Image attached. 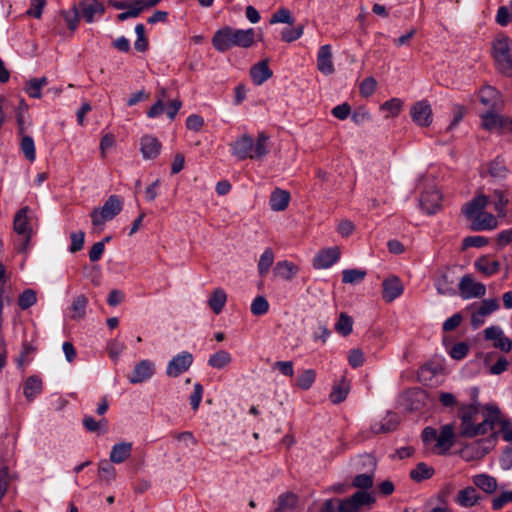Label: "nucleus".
<instances>
[{
  "instance_id": "nucleus-1",
  "label": "nucleus",
  "mask_w": 512,
  "mask_h": 512,
  "mask_svg": "<svg viewBox=\"0 0 512 512\" xmlns=\"http://www.w3.org/2000/svg\"><path fill=\"white\" fill-rule=\"evenodd\" d=\"M457 416L461 421L460 436L475 438L493 430L499 418V409L493 405H488L483 409L482 406L476 404L462 403L458 407Z\"/></svg>"
},
{
  "instance_id": "nucleus-2",
  "label": "nucleus",
  "mask_w": 512,
  "mask_h": 512,
  "mask_svg": "<svg viewBox=\"0 0 512 512\" xmlns=\"http://www.w3.org/2000/svg\"><path fill=\"white\" fill-rule=\"evenodd\" d=\"M255 42V31L249 29H235L225 26L218 29L212 37L213 47L221 53L230 50L233 47L249 48Z\"/></svg>"
},
{
  "instance_id": "nucleus-3",
  "label": "nucleus",
  "mask_w": 512,
  "mask_h": 512,
  "mask_svg": "<svg viewBox=\"0 0 512 512\" xmlns=\"http://www.w3.org/2000/svg\"><path fill=\"white\" fill-rule=\"evenodd\" d=\"M487 205L488 198L486 195L479 194L463 207V214L470 222L471 230L486 231L497 227L498 222L496 217L484 211Z\"/></svg>"
},
{
  "instance_id": "nucleus-4",
  "label": "nucleus",
  "mask_w": 512,
  "mask_h": 512,
  "mask_svg": "<svg viewBox=\"0 0 512 512\" xmlns=\"http://www.w3.org/2000/svg\"><path fill=\"white\" fill-rule=\"evenodd\" d=\"M269 137L265 132H260L256 141L248 135L244 134L231 144L232 155L238 160L245 159H261L269 152Z\"/></svg>"
},
{
  "instance_id": "nucleus-5",
  "label": "nucleus",
  "mask_w": 512,
  "mask_h": 512,
  "mask_svg": "<svg viewBox=\"0 0 512 512\" xmlns=\"http://www.w3.org/2000/svg\"><path fill=\"white\" fill-rule=\"evenodd\" d=\"M492 57L496 70L505 77H512V40L505 35L492 42Z\"/></svg>"
},
{
  "instance_id": "nucleus-6",
  "label": "nucleus",
  "mask_w": 512,
  "mask_h": 512,
  "mask_svg": "<svg viewBox=\"0 0 512 512\" xmlns=\"http://www.w3.org/2000/svg\"><path fill=\"white\" fill-rule=\"evenodd\" d=\"M123 208V201L118 195H111L104 202L102 207L94 208L91 213V222L93 226H103L106 221L115 218Z\"/></svg>"
},
{
  "instance_id": "nucleus-7",
  "label": "nucleus",
  "mask_w": 512,
  "mask_h": 512,
  "mask_svg": "<svg viewBox=\"0 0 512 512\" xmlns=\"http://www.w3.org/2000/svg\"><path fill=\"white\" fill-rule=\"evenodd\" d=\"M459 294L462 299L481 298L486 294V286L483 283L475 282L471 274L464 275L458 284Z\"/></svg>"
},
{
  "instance_id": "nucleus-8",
  "label": "nucleus",
  "mask_w": 512,
  "mask_h": 512,
  "mask_svg": "<svg viewBox=\"0 0 512 512\" xmlns=\"http://www.w3.org/2000/svg\"><path fill=\"white\" fill-rule=\"evenodd\" d=\"M193 363V356L190 352L183 351L174 356L167 365L166 374L169 377H178L187 371Z\"/></svg>"
},
{
  "instance_id": "nucleus-9",
  "label": "nucleus",
  "mask_w": 512,
  "mask_h": 512,
  "mask_svg": "<svg viewBox=\"0 0 512 512\" xmlns=\"http://www.w3.org/2000/svg\"><path fill=\"white\" fill-rule=\"evenodd\" d=\"M486 340L493 341V347L508 353L512 350V341L499 326H490L484 330Z\"/></svg>"
},
{
  "instance_id": "nucleus-10",
  "label": "nucleus",
  "mask_w": 512,
  "mask_h": 512,
  "mask_svg": "<svg viewBox=\"0 0 512 512\" xmlns=\"http://www.w3.org/2000/svg\"><path fill=\"white\" fill-rule=\"evenodd\" d=\"M412 120L421 127H428L432 123V109L427 100L416 102L410 110Z\"/></svg>"
},
{
  "instance_id": "nucleus-11",
  "label": "nucleus",
  "mask_w": 512,
  "mask_h": 512,
  "mask_svg": "<svg viewBox=\"0 0 512 512\" xmlns=\"http://www.w3.org/2000/svg\"><path fill=\"white\" fill-rule=\"evenodd\" d=\"M155 373V364L148 359L141 360L138 362L131 374L128 376V380L131 384H138L149 380Z\"/></svg>"
},
{
  "instance_id": "nucleus-12",
  "label": "nucleus",
  "mask_w": 512,
  "mask_h": 512,
  "mask_svg": "<svg viewBox=\"0 0 512 512\" xmlns=\"http://www.w3.org/2000/svg\"><path fill=\"white\" fill-rule=\"evenodd\" d=\"M340 258L338 247H330L320 250L313 259V266L316 269H327L335 264Z\"/></svg>"
},
{
  "instance_id": "nucleus-13",
  "label": "nucleus",
  "mask_w": 512,
  "mask_h": 512,
  "mask_svg": "<svg viewBox=\"0 0 512 512\" xmlns=\"http://www.w3.org/2000/svg\"><path fill=\"white\" fill-rule=\"evenodd\" d=\"M81 16L87 23H92L96 15L101 16L105 12L104 4L101 0H81Z\"/></svg>"
},
{
  "instance_id": "nucleus-14",
  "label": "nucleus",
  "mask_w": 512,
  "mask_h": 512,
  "mask_svg": "<svg viewBox=\"0 0 512 512\" xmlns=\"http://www.w3.org/2000/svg\"><path fill=\"white\" fill-rule=\"evenodd\" d=\"M441 199L437 190L425 191L420 197V207L428 215L435 214L440 209Z\"/></svg>"
},
{
  "instance_id": "nucleus-15",
  "label": "nucleus",
  "mask_w": 512,
  "mask_h": 512,
  "mask_svg": "<svg viewBox=\"0 0 512 512\" xmlns=\"http://www.w3.org/2000/svg\"><path fill=\"white\" fill-rule=\"evenodd\" d=\"M162 145L160 141L153 136L145 135L140 140V151L146 160H152L159 156Z\"/></svg>"
},
{
  "instance_id": "nucleus-16",
  "label": "nucleus",
  "mask_w": 512,
  "mask_h": 512,
  "mask_svg": "<svg viewBox=\"0 0 512 512\" xmlns=\"http://www.w3.org/2000/svg\"><path fill=\"white\" fill-rule=\"evenodd\" d=\"M383 299L386 302H392L398 298L404 291L403 284L397 276L386 278L382 284Z\"/></svg>"
},
{
  "instance_id": "nucleus-17",
  "label": "nucleus",
  "mask_w": 512,
  "mask_h": 512,
  "mask_svg": "<svg viewBox=\"0 0 512 512\" xmlns=\"http://www.w3.org/2000/svg\"><path fill=\"white\" fill-rule=\"evenodd\" d=\"M273 71L269 68L268 59H264L250 68V77L255 85H262L265 81L270 79Z\"/></svg>"
},
{
  "instance_id": "nucleus-18",
  "label": "nucleus",
  "mask_w": 512,
  "mask_h": 512,
  "mask_svg": "<svg viewBox=\"0 0 512 512\" xmlns=\"http://www.w3.org/2000/svg\"><path fill=\"white\" fill-rule=\"evenodd\" d=\"M317 68L325 75H330L335 71L330 45L326 44L319 48L317 54Z\"/></svg>"
},
{
  "instance_id": "nucleus-19",
  "label": "nucleus",
  "mask_w": 512,
  "mask_h": 512,
  "mask_svg": "<svg viewBox=\"0 0 512 512\" xmlns=\"http://www.w3.org/2000/svg\"><path fill=\"white\" fill-rule=\"evenodd\" d=\"M480 102L489 110H498L501 106V96L492 86L483 87L479 92Z\"/></svg>"
},
{
  "instance_id": "nucleus-20",
  "label": "nucleus",
  "mask_w": 512,
  "mask_h": 512,
  "mask_svg": "<svg viewBox=\"0 0 512 512\" xmlns=\"http://www.w3.org/2000/svg\"><path fill=\"white\" fill-rule=\"evenodd\" d=\"M482 500V496L473 486H468L458 492L455 502L464 508H470L478 504Z\"/></svg>"
},
{
  "instance_id": "nucleus-21",
  "label": "nucleus",
  "mask_w": 512,
  "mask_h": 512,
  "mask_svg": "<svg viewBox=\"0 0 512 512\" xmlns=\"http://www.w3.org/2000/svg\"><path fill=\"white\" fill-rule=\"evenodd\" d=\"M454 425L446 424L441 427L440 433H437L436 447L440 453H446L454 445Z\"/></svg>"
},
{
  "instance_id": "nucleus-22",
  "label": "nucleus",
  "mask_w": 512,
  "mask_h": 512,
  "mask_svg": "<svg viewBox=\"0 0 512 512\" xmlns=\"http://www.w3.org/2000/svg\"><path fill=\"white\" fill-rule=\"evenodd\" d=\"M488 198V205H491L498 217L506 216V207L509 203L508 196L503 190H494Z\"/></svg>"
},
{
  "instance_id": "nucleus-23",
  "label": "nucleus",
  "mask_w": 512,
  "mask_h": 512,
  "mask_svg": "<svg viewBox=\"0 0 512 512\" xmlns=\"http://www.w3.org/2000/svg\"><path fill=\"white\" fill-rule=\"evenodd\" d=\"M29 207L25 206L17 211L14 216L13 228L18 235L32 234V228L29 223Z\"/></svg>"
},
{
  "instance_id": "nucleus-24",
  "label": "nucleus",
  "mask_w": 512,
  "mask_h": 512,
  "mask_svg": "<svg viewBox=\"0 0 512 512\" xmlns=\"http://www.w3.org/2000/svg\"><path fill=\"white\" fill-rule=\"evenodd\" d=\"M434 286L440 295L454 296L456 295L455 281L447 272H442L434 282Z\"/></svg>"
},
{
  "instance_id": "nucleus-25",
  "label": "nucleus",
  "mask_w": 512,
  "mask_h": 512,
  "mask_svg": "<svg viewBox=\"0 0 512 512\" xmlns=\"http://www.w3.org/2000/svg\"><path fill=\"white\" fill-rule=\"evenodd\" d=\"M132 452L131 442H120L115 444L110 452V461L115 464L123 463L127 460Z\"/></svg>"
},
{
  "instance_id": "nucleus-26",
  "label": "nucleus",
  "mask_w": 512,
  "mask_h": 512,
  "mask_svg": "<svg viewBox=\"0 0 512 512\" xmlns=\"http://www.w3.org/2000/svg\"><path fill=\"white\" fill-rule=\"evenodd\" d=\"M290 201V193L286 190L275 189L270 196L269 205L273 211H283L287 208Z\"/></svg>"
},
{
  "instance_id": "nucleus-27",
  "label": "nucleus",
  "mask_w": 512,
  "mask_h": 512,
  "mask_svg": "<svg viewBox=\"0 0 512 512\" xmlns=\"http://www.w3.org/2000/svg\"><path fill=\"white\" fill-rule=\"evenodd\" d=\"M298 266L288 260L278 261L273 269L275 277L291 280L298 273Z\"/></svg>"
},
{
  "instance_id": "nucleus-28",
  "label": "nucleus",
  "mask_w": 512,
  "mask_h": 512,
  "mask_svg": "<svg viewBox=\"0 0 512 512\" xmlns=\"http://www.w3.org/2000/svg\"><path fill=\"white\" fill-rule=\"evenodd\" d=\"M472 482L475 488H479L487 494H492L497 490V480L495 477L482 473L473 476Z\"/></svg>"
},
{
  "instance_id": "nucleus-29",
  "label": "nucleus",
  "mask_w": 512,
  "mask_h": 512,
  "mask_svg": "<svg viewBox=\"0 0 512 512\" xmlns=\"http://www.w3.org/2000/svg\"><path fill=\"white\" fill-rule=\"evenodd\" d=\"M42 392V380L37 376H29L23 386V394L28 401H33Z\"/></svg>"
},
{
  "instance_id": "nucleus-30",
  "label": "nucleus",
  "mask_w": 512,
  "mask_h": 512,
  "mask_svg": "<svg viewBox=\"0 0 512 512\" xmlns=\"http://www.w3.org/2000/svg\"><path fill=\"white\" fill-rule=\"evenodd\" d=\"M488 173L496 179H505L509 173V169L505 160L498 156L488 163Z\"/></svg>"
},
{
  "instance_id": "nucleus-31",
  "label": "nucleus",
  "mask_w": 512,
  "mask_h": 512,
  "mask_svg": "<svg viewBox=\"0 0 512 512\" xmlns=\"http://www.w3.org/2000/svg\"><path fill=\"white\" fill-rule=\"evenodd\" d=\"M226 301L227 294L224 289L216 288L213 290L208 299V306L215 314H219L223 310Z\"/></svg>"
},
{
  "instance_id": "nucleus-32",
  "label": "nucleus",
  "mask_w": 512,
  "mask_h": 512,
  "mask_svg": "<svg viewBox=\"0 0 512 512\" xmlns=\"http://www.w3.org/2000/svg\"><path fill=\"white\" fill-rule=\"evenodd\" d=\"M475 267L481 273L491 276L498 272L500 263L497 260H491L489 257L483 256L476 260Z\"/></svg>"
},
{
  "instance_id": "nucleus-33",
  "label": "nucleus",
  "mask_w": 512,
  "mask_h": 512,
  "mask_svg": "<svg viewBox=\"0 0 512 512\" xmlns=\"http://www.w3.org/2000/svg\"><path fill=\"white\" fill-rule=\"evenodd\" d=\"M398 425L397 416L395 414H389L386 418L378 423H374L371 426V430L375 434L387 433L396 429Z\"/></svg>"
},
{
  "instance_id": "nucleus-34",
  "label": "nucleus",
  "mask_w": 512,
  "mask_h": 512,
  "mask_svg": "<svg viewBox=\"0 0 512 512\" xmlns=\"http://www.w3.org/2000/svg\"><path fill=\"white\" fill-rule=\"evenodd\" d=\"M435 473V470L433 467L428 466L424 462H420L416 465L414 469L410 471V477L415 482H421L423 480L430 479Z\"/></svg>"
},
{
  "instance_id": "nucleus-35",
  "label": "nucleus",
  "mask_w": 512,
  "mask_h": 512,
  "mask_svg": "<svg viewBox=\"0 0 512 512\" xmlns=\"http://www.w3.org/2000/svg\"><path fill=\"white\" fill-rule=\"evenodd\" d=\"M232 361L231 354L225 350H219L210 355L208 365L215 369H222L229 365Z\"/></svg>"
},
{
  "instance_id": "nucleus-36",
  "label": "nucleus",
  "mask_w": 512,
  "mask_h": 512,
  "mask_svg": "<svg viewBox=\"0 0 512 512\" xmlns=\"http://www.w3.org/2000/svg\"><path fill=\"white\" fill-rule=\"evenodd\" d=\"M273 262L274 252L271 248H266L264 252L261 254L257 266L258 273L261 277H265L268 274Z\"/></svg>"
},
{
  "instance_id": "nucleus-37",
  "label": "nucleus",
  "mask_w": 512,
  "mask_h": 512,
  "mask_svg": "<svg viewBox=\"0 0 512 512\" xmlns=\"http://www.w3.org/2000/svg\"><path fill=\"white\" fill-rule=\"evenodd\" d=\"M297 503V496L293 493L286 492L279 495L277 499V507L275 512H286L294 508Z\"/></svg>"
},
{
  "instance_id": "nucleus-38",
  "label": "nucleus",
  "mask_w": 512,
  "mask_h": 512,
  "mask_svg": "<svg viewBox=\"0 0 512 512\" xmlns=\"http://www.w3.org/2000/svg\"><path fill=\"white\" fill-rule=\"evenodd\" d=\"M353 328V319L346 313H341L335 324V330L342 336L351 334Z\"/></svg>"
},
{
  "instance_id": "nucleus-39",
  "label": "nucleus",
  "mask_w": 512,
  "mask_h": 512,
  "mask_svg": "<svg viewBox=\"0 0 512 512\" xmlns=\"http://www.w3.org/2000/svg\"><path fill=\"white\" fill-rule=\"evenodd\" d=\"M494 111L489 110L482 116V127L486 130H493L503 126V119Z\"/></svg>"
},
{
  "instance_id": "nucleus-40",
  "label": "nucleus",
  "mask_w": 512,
  "mask_h": 512,
  "mask_svg": "<svg viewBox=\"0 0 512 512\" xmlns=\"http://www.w3.org/2000/svg\"><path fill=\"white\" fill-rule=\"evenodd\" d=\"M316 379V372L313 369H306L304 370L298 377H297V386L302 390H308L312 387L313 383Z\"/></svg>"
},
{
  "instance_id": "nucleus-41",
  "label": "nucleus",
  "mask_w": 512,
  "mask_h": 512,
  "mask_svg": "<svg viewBox=\"0 0 512 512\" xmlns=\"http://www.w3.org/2000/svg\"><path fill=\"white\" fill-rule=\"evenodd\" d=\"M366 276V271L359 269H345L342 272V282L347 284L360 283Z\"/></svg>"
},
{
  "instance_id": "nucleus-42",
  "label": "nucleus",
  "mask_w": 512,
  "mask_h": 512,
  "mask_svg": "<svg viewBox=\"0 0 512 512\" xmlns=\"http://www.w3.org/2000/svg\"><path fill=\"white\" fill-rule=\"evenodd\" d=\"M349 392V387L344 382L342 384H336L333 386L332 391L330 393V400L334 404H339L343 402Z\"/></svg>"
},
{
  "instance_id": "nucleus-43",
  "label": "nucleus",
  "mask_w": 512,
  "mask_h": 512,
  "mask_svg": "<svg viewBox=\"0 0 512 512\" xmlns=\"http://www.w3.org/2000/svg\"><path fill=\"white\" fill-rule=\"evenodd\" d=\"M403 107V102L399 98H392L384 102L380 106L381 111H387L389 114L387 117H396Z\"/></svg>"
},
{
  "instance_id": "nucleus-44",
  "label": "nucleus",
  "mask_w": 512,
  "mask_h": 512,
  "mask_svg": "<svg viewBox=\"0 0 512 512\" xmlns=\"http://www.w3.org/2000/svg\"><path fill=\"white\" fill-rule=\"evenodd\" d=\"M37 301L36 293L32 289L24 290L18 297V306L26 310L33 306Z\"/></svg>"
},
{
  "instance_id": "nucleus-45",
  "label": "nucleus",
  "mask_w": 512,
  "mask_h": 512,
  "mask_svg": "<svg viewBox=\"0 0 512 512\" xmlns=\"http://www.w3.org/2000/svg\"><path fill=\"white\" fill-rule=\"evenodd\" d=\"M135 33L137 39L134 43V47L139 52H145L148 49V39L145 36V26L139 23L135 26Z\"/></svg>"
},
{
  "instance_id": "nucleus-46",
  "label": "nucleus",
  "mask_w": 512,
  "mask_h": 512,
  "mask_svg": "<svg viewBox=\"0 0 512 512\" xmlns=\"http://www.w3.org/2000/svg\"><path fill=\"white\" fill-rule=\"evenodd\" d=\"M275 23H286L292 25L294 23V17L287 8H280L271 16L270 24Z\"/></svg>"
},
{
  "instance_id": "nucleus-47",
  "label": "nucleus",
  "mask_w": 512,
  "mask_h": 512,
  "mask_svg": "<svg viewBox=\"0 0 512 512\" xmlns=\"http://www.w3.org/2000/svg\"><path fill=\"white\" fill-rule=\"evenodd\" d=\"M373 483V473H363L355 476L352 482V486L359 489H369L373 486Z\"/></svg>"
},
{
  "instance_id": "nucleus-48",
  "label": "nucleus",
  "mask_w": 512,
  "mask_h": 512,
  "mask_svg": "<svg viewBox=\"0 0 512 512\" xmlns=\"http://www.w3.org/2000/svg\"><path fill=\"white\" fill-rule=\"evenodd\" d=\"M269 303L263 296H257L251 304V313L255 316H261L268 312Z\"/></svg>"
},
{
  "instance_id": "nucleus-49",
  "label": "nucleus",
  "mask_w": 512,
  "mask_h": 512,
  "mask_svg": "<svg viewBox=\"0 0 512 512\" xmlns=\"http://www.w3.org/2000/svg\"><path fill=\"white\" fill-rule=\"evenodd\" d=\"M303 32H304L303 25H298L297 27H293V28H285L281 32V39L284 42L291 43V42L299 39L303 35Z\"/></svg>"
},
{
  "instance_id": "nucleus-50",
  "label": "nucleus",
  "mask_w": 512,
  "mask_h": 512,
  "mask_svg": "<svg viewBox=\"0 0 512 512\" xmlns=\"http://www.w3.org/2000/svg\"><path fill=\"white\" fill-rule=\"evenodd\" d=\"M88 300L84 295L77 296L72 303V318H82L85 315Z\"/></svg>"
},
{
  "instance_id": "nucleus-51",
  "label": "nucleus",
  "mask_w": 512,
  "mask_h": 512,
  "mask_svg": "<svg viewBox=\"0 0 512 512\" xmlns=\"http://www.w3.org/2000/svg\"><path fill=\"white\" fill-rule=\"evenodd\" d=\"M21 150L28 161H34L36 157L34 141L30 136H24L21 140Z\"/></svg>"
},
{
  "instance_id": "nucleus-52",
  "label": "nucleus",
  "mask_w": 512,
  "mask_h": 512,
  "mask_svg": "<svg viewBox=\"0 0 512 512\" xmlns=\"http://www.w3.org/2000/svg\"><path fill=\"white\" fill-rule=\"evenodd\" d=\"M83 425L89 432H100L101 428L104 427L102 431L104 433L106 431L107 421L106 419L96 421L92 416H85L83 418Z\"/></svg>"
},
{
  "instance_id": "nucleus-53",
  "label": "nucleus",
  "mask_w": 512,
  "mask_h": 512,
  "mask_svg": "<svg viewBox=\"0 0 512 512\" xmlns=\"http://www.w3.org/2000/svg\"><path fill=\"white\" fill-rule=\"evenodd\" d=\"M469 352V346L465 342H458L454 344L448 351L451 358L455 360L464 359Z\"/></svg>"
},
{
  "instance_id": "nucleus-54",
  "label": "nucleus",
  "mask_w": 512,
  "mask_h": 512,
  "mask_svg": "<svg viewBox=\"0 0 512 512\" xmlns=\"http://www.w3.org/2000/svg\"><path fill=\"white\" fill-rule=\"evenodd\" d=\"M62 16L66 22L67 27L71 31H75L79 23V11L74 7L71 11H63Z\"/></svg>"
},
{
  "instance_id": "nucleus-55",
  "label": "nucleus",
  "mask_w": 512,
  "mask_h": 512,
  "mask_svg": "<svg viewBox=\"0 0 512 512\" xmlns=\"http://www.w3.org/2000/svg\"><path fill=\"white\" fill-rule=\"evenodd\" d=\"M350 498L358 510L362 506L368 505V504L374 502V499L372 498L370 493H368L366 491H357L352 496H350Z\"/></svg>"
},
{
  "instance_id": "nucleus-56",
  "label": "nucleus",
  "mask_w": 512,
  "mask_h": 512,
  "mask_svg": "<svg viewBox=\"0 0 512 512\" xmlns=\"http://www.w3.org/2000/svg\"><path fill=\"white\" fill-rule=\"evenodd\" d=\"M496 23L502 27L507 26L512 22V10L507 6H500L496 14Z\"/></svg>"
},
{
  "instance_id": "nucleus-57",
  "label": "nucleus",
  "mask_w": 512,
  "mask_h": 512,
  "mask_svg": "<svg viewBox=\"0 0 512 512\" xmlns=\"http://www.w3.org/2000/svg\"><path fill=\"white\" fill-rule=\"evenodd\" d=\"M500 305L497 299H484L477 309L485 317L499 309Z\"/></svg>"
},
{
  "instance_id": "nucleus-58",
  "label": "nucleus",
  "mask_w": 512,
  "mask_h": 512,
  "mask_svg": "<svg viewBox=\"0 0 512 512\" xmlns=\"http://www.w3.org/2000/svg\"><path fill=\"white\" fill-rule=\"evenodd\" d=\"M203 392V386L200 383H195L193 387V392L189 397L190 405L194 411H197L200 406L203 397Z\"/></svg>"
},
{
  "instance_id": "nucleus-59",
  "label": "nucleus",
  "mask_w": 512,
  "mask_h": 512,
  "mask_svg": "<svg viewBox=\"0 0 512 512\" xmlns=\"http://www.w3.org/2000/svg\"><path fill=\"white\" fill-rule=\"evenodd\" d=\"M376 86H377L376 80L373 77H367L360 83V86H359L360 94L363 97H369L374 93Z\"/></svg>"
},
{
  "instance_id": "nucleus-60",
  "label": "nucleus",
  "mask_w": 512,
  "mask_h": 512,
  "mask_svg": "<svg viewBox=\"0 0 512 512\" xmlns=\"http://www.w3.org/2000/svg\"><path fill=\"white\" fill-rule=\"evenodd\" d=\"M509 365L510 362L508 359L504 356H500L494 364L489 366L488 372L491 375H500L508 369Z\"/></svg>"
},
{
  "instance_id": "nucleus-61",
  "label": "nucleus",
  "mask_w": 512,
  "mask_h": 512,
  "mask_svg": "<svg viewBox=\"0 0 512 512\" xmlns=\"http://www.w3.org/2000/svg\"><path fill=\"white\" fill-rule=\"evenodd\" d=\"M508 502H512V491L502 492L492 500L493 510L502 509Z\"/></svg>"
},
{
  "instance_id": "nucleus-62",
  "label": "nucleus",
  "mask_w": 512,
  "mask_h": 512,
  "mask_svg": "<svg viewBox=\"0 0 512 512\" xmlns=\"http://www.w3.org/2000/svg\"><path fill=\"white\" fill-rule=\"evenodd\" d=\"M84 232H73L70 236L71 238V245L69 250L72 253L78 252L83 248L84 245Z\"/></svg>"
},
{
  "instance_id": "nucleus-63",
  "label": "nucleus",
  "mask_w": 512,
  "mask_h": 512,
  "mask_svg": "<svg viewBox=\"0 0 512 512\" xmlns=\"http://www.w3.org/2000/svg\"><path fill=\"white\" fill-rule=\"evenodd\" d=\"M348 362L353 368H358L364 363V354L360 349H352L348 355Z\"/></svg>"
},
{
  "instance_id": "nucleus-64",
  "label": "nucleus",
  "mask_w": 512,
  "mask_h": 512,
  "mask_svg": "<svg viewBox=\"0 0 512 512\" xmlns=\"http://www.w3.org/2000/svg\"><path fill=\"white\" fill-rule=\"evenodd\" d=\"M499 461L503 470H510L512 468V444L505 448Z\"/></svg>"
}]
</instances>
